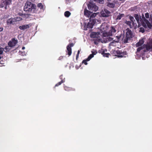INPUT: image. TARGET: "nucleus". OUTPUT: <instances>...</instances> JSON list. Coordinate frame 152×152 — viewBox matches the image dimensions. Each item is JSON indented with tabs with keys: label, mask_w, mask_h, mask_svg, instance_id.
<instances>
[{
	"label": "nucleus",
	"mask_w": 152,
	"mask_h": 152,
	"mask_svg": "<svg viewBox=\"0 0 152 152\" xmlns=\"http://www.w3.org/2000/svg\"><path fill=\"white\" fill-rule=\"evenodd\" d=\"M36 8L35 4H32L29 1H27L24 7V10L25 11L28 12V13H33L34 12Z\"/></svg>",
	"instance_id": "obj_1"
},
{
	"label": "nucleus",
	"mask_w": 152,
	"mask_h": 152,
	"mask_svg": "<svg viewBox=\"0 0 152 152\" xmlns=\"http://www.w3.org/2000/svg\"><path fill=\"white\" fill-rule=\"evenodd\" d=\"M145 48V49L143 50L144 52L148 51L152 49V40H150L146 44H144L142 46L139 47L137 49V52H139L141 50Z\"/></svg>",
	"instance_id": "obj_2"
},
{
	"label": "nucleus",
	"mask_w": 152,
	"mask_h": 152,
	"mask_svg": "<svg viewBox=\"0 0 152 152\" xmlns=\"http://www.w3.org/2000/svg\"><path fill=\"white\" fill-rule=\"evenodd\" d=\"M142 26L144 28H146L148 27L149 28H151L152 27V21L151 23L147 19H146L143 14L142 15V18H140V20Z\"/></svg>",
	"instance_id": "obj_3"
},
{
	"label": "nucleus",
	"mask_w": 152,
	"mask_h": 152,
	"mask_svg": "<svg viewBox=\"0 0 152 152\" xmlns=\"http://www.w3.org/2000/svg\"><path fill=\"white\" fill-rule=\"evenodd\" d=\"M12 0H2L0 4L1 7H4L5 10L7 8V6L9 7V5L12 4Z\"/></svg>",
	"instance_id": "obj_4"
},
{
	"label": "nucleus",
	"mask_w": 152,
	"mask_h": 152,
	"mask_svg": "<svg viewBox=\"0 0 152 152\" xmlns=\"http://www.w3.org/2000/svg\"><path fill=\"white\" fill-rule=\"evenodd\" d=\"M87 6L89 10L94 12L96 11L98 9V7L95 4L92 2H89Z\"/></svg>",
	"instance_id": "obj_5"
},
{
	"label": "nucleus",
	"mask_w": 152,
	"mask_h": 152,
	"mask_svg": "<svg viewBox=\"0 0 152 152\" xmlns=\"http://www.w3.org/2000/svg\"><path fill=\"white\" fill-rule=\"evenodd\" d=\"M133 34L130 30L128 29L126 33V39H124V42L127 43L128 39L132 37Z\"/></svg>",
	"instance_id": "obj_6"
},
{
	"label": "nucleus",
	"mask_w": 152,
	"mask_h": 152,
	"mask_svg": "<svg viewBox=\"0 0 152 152\" xmlns=\"http://www.w3.org/2000/svg\"><path fill=\"white\" fill-rule=\"evenodd\" d=\"M95 21L94 20H90L89 22L88 23L86 27L85 26H84V30H88L87 28H92L95 24Z\"/></svg>",
	"instance_id": "obj_7"
},
{
	"label": "nucleus",
	"mask_w": 152,
	"mask_h": 152,
	"mask_svg": "<svg viewBox=\"0 0 152 152\" xmlns=\"http://www.w3.org/2000/svg\"><path fill=\"white\" fill-rule=\"evenodd\" d=\"M18 43V40L15 38H13L11 41H10L8 43V45L11 48H12L15 46Z\"/></svg>",
	"instance_id": "obj_8"
},
{
	"label": "nucleus",
	"mask_w": 152,
	"mask_h": 152,
	"mask_svg": "<svg viewBox=\"0 0 152 152\" xmlns=\"http://www.w3.org/2000/svg\"><path fill=\"white\" fill-rule=\"evenodd\" d=\"M74 45L73 43H71L68 45L66 47L68 54L69 56H70L72 54L71 47H73Z\"/></svg>",
	"instance_id": "obj_9"
},
{
	"label": "nucleus",
	"mask_w": 152,
	"mask_h": 152,
	"mask_svg": "<svg viewBox=\"0 0 152 152\" xmlns=\"http://www.w3.org/2000/svg\"><path fill=\"white\" fill-rule=\"evenodd\" d=\"M102 35L103 37H106V39L107 41H110L113 39V38L110 37L111 36L109 35V34H107V32L103 33L102 34Z\"/></svg>",
	"instance_id": "obj_10"
},
{
	"label": "nucleus",
	"mask_w": 152,
	"mask_h": 152,
	"mask_svg": "<svg viewBox=\"0 0 152 152\" xmlns=\"http://www.w3.org/2000/svg\"><path fill=\"white\" fill-rule=\"evenodd\" d=\"M92 12H90L88 10L85 9L84 10V15L85 16L88 17H89L90 16L91 17H93L94 14H92Z\"/></svg>",
	"instance_id": "obj_11"
},
{
	"label": "nucleus",
	"mask_w": 152,
	"mask_h": 152,
	"mask_svg": "<svg viewBox=\"0 0 152 152\" xmlns=\"http://www.w3.org/2000/svg\"><path fill=\"white\" fill-rule=\"evenodd\" d=\"M116 31V30L115 27L112 26L111 27V29L108 32H107V33L109 34V35L112 36Z\"/></svg>",
	"instance_id": "obj_12"
},
{
	"label": "nucleus",
	"mask_w": 152,
	"mask_h": 152,
	"mask_svg": "<svg viewBox=\"0 0 152 152\" xmlns=\"http://www.w3.org/2000/svg\"><path fill=\"white\" fill-rule=\"evenodd\" d=\"M116 53L118 55L116 56L118 58H122L125 55V52H122L121 50H118L116 51Z\"/></svg>",
	"instance_id": "obj_13"
},
{
	"label": "nucleus",
	"mask_w": 152,
	"mask_h": 152,
	"mask_svg": "<svg viewBox=\"0 0 152 152\" xmlns=\"http://www.w3.org/2000/svg\"><path fill=\"white\" fill-rule=\"evenodd\" d=\"M16 21V19L15 18H11L9 19L7 21V23L8 25L13 24Z\"/></svg>",
	"instance_id": "obj_14"
},
{
	"label": "nucleus",
	"mask_w": 152,
	"mask_h": 152,
	"mask_svg": "<svg viewBox=\"0 0 152 152\" xmlns=\"http://www.w3.org/2000/svg\"><path fill=\"white\" fill-rule=\"evenodd\" d=\"M92 54L90 55L88 57V60H90L92 58L94 55H95L97 53V51L94 49H93L91 51Z\"/></svg>",
	"instance_id": "obj_15"
},
{
	"label": "nucleus",
	"mask_w": 152,
	"mask_h": 152,
	"mask_svg": "<svg viewBox=\"0 0 152 152\" xmlns=\"http://www.w3.org/2000/svg\"><path fill=\"white\" fill-rule=\"evenodd\" d=\"M144 43V41L143 39H140L139 42L137 43L136 44V47H139L142 45Z\"/></svg>",
	"instance_id": "obj_16"
},
{
	"label": "nucleus",
	"mask_w": 152,
	"mask_h": 152,
	"mask_svg": "<svg viewBox=\"0 0 152 152\" xmlns=\"http://www.w3.org/2000/svg\"><path fill=\"white\" fill-rule=\"evenodd\" d=\"M126 24L128 26H129L130 28H132L133 26H134V23L132 22L129 21H126Z\"/></svg>",
	"instance_id": "obj_17"
},
{
	"label": "nucleus",
	"mask_w": 152,
	"mask_h": 152,
	"mask_svg": "<svg viewBox=\"0 0 152 152\" xmlns=\"http://www.w3.org/2000/svg\"><path fill=\"white\" fill-rule=\"evenodd\" d=\"M99 34L98 32H92L90 35V37L92 38H97Z\"/></svg>",
	"instance_id": "obj_18"
},
{
	"label": "nucleus",
	"mask_w": 152,
	"mask_h": 152,
	"mask_svg": "<svg viewBox=\"0 0 152 152\" xmlns=\"http://www.w3.org/2000/svg\"><path fill=\"white\" fill-rule=\"evenodd\" d=\"M45 6L41 3H39V8H40L41 10V12H43L45 9Z\"/></svg>",
	"instance_id": "obj_19"
},
{
	"label": "nucleus",
	"mask_w": 152,
	"mask_h": 152,
	"mask_svg": "<svg viewBox=\"0 0 152 152\" xmlns=\"http://www.w3.org/2000/svg\"><path fill=\"white\" fill-rule=\"evenodd\" d=\"M29 26L28 25H23L22 26H20L19 27V28L21 30H23L25 29L28 28Z\"/></svg>",
	"instance_id": "obj_20"
},
{
	"label": "nucleus",
	"mask_w": 152,
	"mask_h": 152,
	"mask_svg": "<svg viewBox=\"0 0 152 152\" xmlns=\"http://www.w3.org/2000/svg\"><path fill=\"white\" fill-rule=\"evenodd\" d=\"M145 18L146 19L149 18V20L151 22V21H152L151 20L152 19V18H151V16L150 15H150L149 13L148 12L146 13H145Z\"/></svg>",
	"instance_id": "obj_21"
},
{
	"label": "nucleus",
	"mask_w": 152,
	"mask_h": 152,
	"mask_svg": "<svg viewBox=\"0 0 152 152\" xmlns=\"http://www.w3.org/2000/svg\"><path fill=\"white\" fill-rule=\"evenodd\" d=\"M125 16V15L124 14H121L119 13V15L117 16V18H116L117 20H120L121 18L124 17Z\"/></svg>",
	"instance_id": "obj_22"
},
{
	"label": "nucleus",
	"mask_w": 152,
	"mask_h": 152,
	"mask_svg": "<svg viewBox=\"0 0 152 152\" xmlns=\"http://www.w3.org/2000/svg\"><path fill=\"white\" fill-rule=\"evenodd\" d=\"M134 17L136 20L137 23H139V19L140 18H141V16H139V15L137 14H135L134 15Z\"/></svg>",
	"instance_id": "obj_23"
},
{
	"label": "nucleus",
	"mask_w": 152,
	"mask_h": 152,
	"mask_svg": "<svg viewBox=\"0 0 152 152\" xmlns=\"http://www.w3.org/2000/svg\"><path fill=\"white\" fill-rule=\"evenodd\" d=\"M71 14V13L69 11H66L64 12V16L66 18L69 17Z\"/></svg>",
	"instance_id": "obj_24"
},
{
	"label": "nucleus",
	"mask_w": 152,
	"mask_h": 152,
	"mask_svg": "<svg viewBox=\"0 0 152 152\" xmlns=\"http://www.w3.org/2000/svg\"><path fill=\"white\" fill-rule=\"evenodd\" d=\"M101 15L103 17H109V15H108V14L106 13L104 11H103L101 12Z\"/></svg>",
	"instance_id": "obj_25"
},
{
	"label": "nucleus",
	"mask_w": 152,
	"mask_h": 152,
	"mask_svg": "<svg viewBox=\"0 0 152 152\" xmlns=\"http://www.w3.org/2000/svg\"><path fill=\"white\" fill-rule=\"evenodd\" d=\"M107 6L111 8H114L115 6V4L113 3L109 2L107 4Z\"/></svg>",
	"instance_id": "obj_26"
},
{
	"label": "nucleus",
	"mask_w": 152,
	"mask_h": 152,
	"mask_svg": "<svg viewBox=\"0 0 152 152\" xmlns=\"http://www.w3.org/2000/svg\"><path fill=\"white\" fill-rule=\"evenodd\" d=\"M4 49L5 50V51L7 52L9 51L11 49V48L8 45V46L5 47Z\"/></svg>",
	"instance_id": "obj_27"
},
{
	"label": "nucleus",
	"mask_w": 152,
	"mask_h": 152,
	"mask_svg": "<svg viewBox=\"0 0 152 152\" xmlns=\"http://www.w3.org/2000/svg\"><path fill=\"white\" fill-rule=\"evenodd\" d=\"M64 83V81H63V80H61L60 82H58L57 83L55 86V87H57L58 86H59L61 85L62 83Z\"/></svg>",
	"instance_id": "obj_28"
},
{
	"label": "nucleus",
	"mask_w": 152,
	"mask_h": 152,
	"mask_svg": "<svg viewBox=\"0 0 152 152\" xmlns=\"http://www.w3.org/2000/svg\"><path fill=\"white\" fill-rule=\"evenodd\" d=\"M64 83V81H63V80H61L60 82H58L57 83L55 86V87H57L58 86H59L61 85L62 83Z\"/></svg>",
	"instance_id": "obj_29"
},
{
	"label": "nucleus",
	"mask_w": 152,
	"mask_h": 152,
	"mask_svg": "<svg viewBox=\"0 0 152 152\" xmlns=\"http://www.w3.org/2000/svg\"><path fill=\"white\" fill-rule=\"evenodd\" d=\"M90 60H88V58L85 60H83V61L82 62V63H84L85 65H87V61H88Z\"/></svg>",
	"instance_id": "obj_30"
},
{
	"label": "nucleus",
	"mask_w": 152,
	"mask_h": 152,
	"mask_svg": "<svg viewBox=\"0 0 152 152\" xmlns=\"http://www.w3.org/2000/svg\"><path fill=\"white\" fill-rule=\"evenodd\" d=\"M60 78L61 80H63V81H64V82H65V78L63 77V75H61L60 76Z\"/></svg>",
	"instance_id": "obj_31"
},
{
	"label": "nucleus",
	"mask_w": 152,
	"mask_h": 152,
	"mask_svg": "<svg viewBox=\"0 0 152 152\" xmlns=\"http://www.w3.org/2000/svg\"><path fill=\"white\" fill-rule=\"evenodd\" d=\"M139 31L142 32V33H143L145 32L144 29L142 27H140V28Z\"/></svg>",
	"instance_id": "obj_32"
},
{
	"label": "nucleus",
	"mask_w": 152,
	"mask_h": 152,
	"mask_svg": "<svg viewBox=\"0 0 152 152\" xmlns=\"http://www.w3.org/2000/svg\"><path fill=\"white\" fill-rule=\"evenodd\" d=\"M94 1H96L97 2H99V3L102 4L103 3V2H104V1L103 0H94Z\"/></svg>",
	"instance_id": "obj_33"
},
{
	"label": "nucleus",
	"mask_w": 152,
	"mask_h": 152,
	"mask_svg": "<svg viewBox=\"0 0 152 152\" xmlns=\"http://www.w3.org/2000/svg\"><path fill=\"white\" fill-rule=\"evenodd\" d=\"M80 52V50H79L78 51L77 54L76 56V59L77 60V59L79 57V54Z\"/></svg>",
	"instance_id": "obj_34"
},
{
	"label": "nucleus",
	"mask_w": 152,
	"mask_h": 152,
	"mask_svg": "<svg viewBox=\"0 0 152 152\" xmlns=\"http://www.w3.org/2000/svg\"><path fill=\"white\" fill-rule=\"evenodd\" d=\"M129 19H130V20L131 21V22H134V21H133L134 18L133 16H130Z\"/></svg>",
	"instance_id": "obj_35"
},
{
	"label": "nucleus",
	"mask_w": 152,
	"mask_h": 152,
	"mask_svg": "<svg viewBox=\"0 0 152 152\" xmlns=\"http://www.w3.org/2000/svg\"><path fill=\"white\" fill-rule=\"evenodd\" d=\"M114 42H118V41H115L114 40H113L112 42H110V45H113V43Z\"/></svg>",
	"instance_id": "obj_36"
},
{
	"label": "nucleus",
	"mask_w": 152,
	"mask_h": 152,
	"mask_svg": "<svg viewBox=\"0 0 152 152\" xmlns=\"http://www.w3.org/2000/svg\"><path fill=\"white\" fill-rule=\"evenodd\" d=\"M110 54L109 53H105V54L103 55V56L104 57H108L109 56Z\"/></svg>",
	"instance_id": "obj_37"
},
{
	"label": "nucleus",
	"mask_w": 152,
	"mask_h": 152,
	"mask_svg": "<svg viewBox=\"0 0 152 152\" xmlns=\"http://www.w3.org/2000/svg\"><path fill=\"white\" fill-rule=\"evenodd\" d=\"M104 12H105L106 13H107V14H108V15H109V14H110V12L109 11L107 10L104 9Z\"/></svg>",
	"instance_id": "obj_38"
},
{
	"label": "nucleus",
	"mask_w": 152,
	"mask_h": 152,
	"mask_svg": "<svg viewBox=\"0 0 152 152\" xmlns=\"http://www.w3.org/2000/svg\"><path fill=\"white\" fill-rule=\"evenodd\" d=\"M3 50L2 49L0 48V55H1L3 54Z\"/></svg>",
	"instance_id": "obj_39"
},
{
	"label": "nucleus",
	"mask_w": 152,
	"mask_h": 152,
	"mask_svg": "<svg viewBox=\"0 0 152 152\" xmlns=\"http://www.w3.org/2000/svg\"><path fill=\"white\" fill-rule=\"evenodd\" d=\"M64 89L66 91H68L69 90V88L67 87H65Z\"/></svg>",
	"instance_id": "obj_40"
},
{
	"label": "nucleus",
	"mask_w": 152,
	"mask_h": 152,
	"mask_svg": "<svg viewBox=\"0 0 152 152\" xmlns=\"http://www.w3.org/2000/svg\"><path fill=\"white\" fill-rule=\"evenodd\" d=\"M63 58V56H60V57H59V58H58V60H61Z\"/></svg>",
	"instance_id": "obj_41"
},
{
	"label": "nucleus",
	"mask_w": 152,
	"mask_h": 152,
	"mask_svg": "<svg viewBox=\"0 0 152 152\" xmlns=\"http://www.w3.org/2000/svg\"><path fill=\"white\" fill-rule=\"evenodd\" d=\"M104 52H105V51L104 50H102V54L103 55H104L105 53H104Z\"/></svg>",
	"instance_id": "obj_42"
},
{
	"label": "nucleus",
	"mask_w": 152,
	"mask_h": 152,
	"mask_svg": "<svg viewBox=\"0 0 152 152\" xmlns=\"http://www.w3.org/2000/svg\"><path fill=\"white\" fill-rule=\"evenodd\" d=\"M102 50H99L98 51L99 53H101L102 54Z\"/></svg>",
	"instance_id": "obj_43"
},
{
	"label": "nucleus",
	"mask_w": 152,
	"mask_h": 152,
	"mask_svg": "<svg viewBox=\"0 0 152 152\" xmlns=\"http://www.w3.org/2000/svg\"><path fill=\"white\" fill-rule=\"evenodd\" d=\"M3 30V28L2 27L0 28V32L2 31Z\"/></svg>",
	"instance_id": "obj_44"
},
{
	"label": "nucleus",
	"mask_w": 152,
	"mask_h": 152,
	"mask_svg": "<svg viewBox=\"0 0 152 152\" xmlns=\"http://www.w3.org/2000/svg\"><path fill=\"white\" fill-rule=\"evenodd\" d=\"M25 49V47H23L22 48V49L23 50H24Z\"/></svg>",
	"instance_id": "obj_45"
},
{
	"label": "nucleus",
	"mask_w": 152,
	"mask_h": 152,
	"mask_svg": "<svg viewBox=\"0 0 152 152\" xmlns=\"http://www.w3.org/2000/svg\"><path fill=\"white\" fill-rule=\"evenodd\" d=\"M2 61H0V64H2Z\"/></svg>",
	"instance_id": "obj_46"
},
{
	"label": "nucleus",
	"mask_w": 152,
	"mask_h": 152,
	"mask_svg": "<svg viewBox=\"0 0 152 152\" xmlns=\"http://www.w3.org/2000/svg\"><path fill=\"white\" fill-rule=\"evenodd\" d=\"M1 56H0V60L1 59Z\"/></svg>",
	"instance_id": "obj_47"
}]
</instances>
